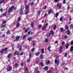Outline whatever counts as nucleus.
Wrapping results in <instances>:
<instances>
[{"label": "nucleus", "instance_id": "f257e3e1", "mask_svg": "<svg viewBox=\"0 0 73 73\" xmlns=\"http://www.w3.org/2000/svg\"><path fill=\"white\" fill-rule=\"evenodd\" d=\"M15 8V6H12V7H11L9 10V13H11L13 11V9Z\"/></svg>", "mask_w": 73, "mask_h": 73}, {"label": "nucleus", "instance_id": "f03ea898", "mask_svg": "<svg viewBox=\"0 0 73 73\" xmlns=\"http://www.w3.org/2000/svg\"><path fill=\"white\" fill-rule=\"evenodd\" d=\"M23 7H22V6H21V8L20 9V10H21L20 12V15H23V11H22V10H23Z\"/></svg>", "mask_w": 73, "mask_h": 73}, {"label": "nucleus", "instance_id": "7ed1b4c3", "mask_svg": "<svg viewBox=\"0 0 73 73\" xmlns=\"http://www.w3.org/2000/svg\"><path fill=\"white\" fill-rule=\"evenodd\" d=\"M54 62L56 64H57V66H58V64L60 63V62H59V60H55L54 61Z\"/></svg>", "mask_w": 73, "mask_h": 73}, {"label": "nucleus", "instance_id": "20e7f679", "mask_svg": "<svg viewBox=\"0 0 73 73\" xmlns=\"http://www.w3.org/2000/svg\"><path fill=\"white\" fill-rule=\"evenodd\" d=\"M7 50V48H6L5 49H2L1 51V53H3L4 51H6Z\"/></svg>", "mask_w": 73, "mask_h": 73}, {"label": "nucleus", "instance_id": "39448f33", "mask_svg": "<svg viewBox=\"0 0 73 73\" xmlns=\"http://www.w3.org/2000/svg\"><path fill=\"white\" fill-rule=\"evenodd\" d=\"M57 7L59 8V9H61V6H62V5H60V4L59 3H58L56 5Z\"/></svg>", "mask_w": 73, "mask_h": 73}, {"label": "nucleus", "instance_id": "423d86ee", "mask_svg": "<svg viewBox=\"0 0 73 73\" xmlns=\"http://www.w3.org/2000/svg\"><path fill=\"white\" fill-rule=\"evenodd\" d=\"M12 69V68L11 66H10L8 68L7 71H11Z\"/></svg>", "mask_w": 73, "mask_h": 73}, {"label": "nucleus", "instance_id": "0eeeda50", "mask_svg": "<svg viewBox=\"0 0 73 73\" xmlns=\"http://www.w3.org/2000/svg\"><path fill=\"white\" fill-rule=\"evenodd\" d=\"M62 46L60 47V48L59 50L60 53H61V52H62Z\"/></svg>", "mask_w": 73, "mask_h": 73}, {"label": "nucleus", "instance_id": "6e6552de", "mask_svg": "<svg viewBox=\"0 0 73 73\" xmlns=\"http://www.w3.org/2000/svg\"><path fill=\"white\" fill-rule=\"evenodd\" d=\"M25 9L26 10H29V6H28V5H26L25 7Z\"/></svg>", "mask_w": 73, "mask_h": 73}, {"label": "nucleus", "instance_id": "1a4fd4ad", "mask_svg": "<svg viewBox=\"0 0 73 73\" xmlns=\"http://www.w3.org/2000/svg\"><path fill=\"white\" fill-rule=\"evenodd\" d=\"M67 33L68 35H70L71 33H70V31H69V30H68L67 31Z\"/></svg>", "mask_w": 73, "mask_h": 73}, {"label": "nucleus", "instance_id": "9d476101", "mask_svg": "<svg viewBox=\"0 0 73 73\" xmlns=\"http://www.w3.org/2000/svg\"><path fill=\"white\" fill-rule=\"evenodd\" d=\"M51 48V46H49L48 47V50L49 52H50V48Z\"/></svg>", "mask_w": 73, "mask_h": 73}, {"label": "nucleus", "instance_id": "9b49d317", "mask_svg": "<svg viewBox=\"0 0 73 73\" xmlns=\"http://www.w3.org/2000/svg\"><path fill=\"white\" fill-rule=\"evenodd\" d=\"M70 45V44H67V45L66 46V49H68V47H69V46Z\"/></svg>", "mask_w": 73, "mask_h": 73}, {"label": "nucleus", "instance_id": "f8f14e48", "mask_svg": "<svg viewBox=\"0 0 73 73\" xmlns=\"http://www.w3.org/2000/svg\"><path fill=\"white\" fill-rule=\"evenodd\" d=\"M44 69L45 70H47L48 69V66H46L44 68Z\"/></svg>", "mask_w": 73, "mask_h": 73}, {"label": "nucleus", "instance_id": "ddd939ff", "mask_svg": "<svg viewBox=\"0 0 73 73\" xmlns=\"http://www.w3.org/2000/svg\"><path fill=\"white\" fill-rule=\"evenodd\" d=\"M28 30H29V28H28L27 29L25 30V33H27L28 31Z\"/></svg>", "mask_w": 73, "mask_h": 73}, {"label": "nucleus", "instance_id": "4468645a", "mask_svg": "<svg viewBox=\"0 0 73 73\" xmlns=\"http://www.w3.org/2000/svg\"><path fill=\"white\" fill-rule=\"evenodd\" d=\"M70 50H71V52H73V46H71Z\"/></svg>", "mask_w": 73, "mask_h": 73}, {"label": "nucleus", "instance_id": "2eb2a0df", "mask_svg": "<svg viewBox=\"0 0 73 73\" xmlns=\"http://www.w3.org/2000/svg\"><path fill=\"white\" fill-rule=\"evenodd\" d=\"M50 33L52 35H53L54 34V32H53V30H51L50 31Z\"/></svg>", "mask_w": 73, "mask_h": 73}, {"label": "nucleus", "instance_id": "dca6fc26", "mask_svg": "<svg viewBox=\"0 0 73 73\" xmlns=\"http://www.w3.org/2000/svg\"><path fill=\"white\" fill-rule=\"evenodd\" d=\"M53 12V10H50L48 11V13H49V15L51 13H52Z\"/></svg>", "mask_w": 73, "mask_h": 73}, {"label": "nucleus", "instance_id": "f3484780", "mask_svg": "<svg viewBox=\"0 0 73 73\" xmlns=\"http://www.w3.org/2000/svg\"><path fill=\"white\" fill-rule=\"evenodd\" d=\"M41 50L42 51V54H44V48L42 49Z\"/></svg>", "mask_w": 73, "mask_h": 73}, {"label": "nucleus", "instance_id": "a211bd4d", "mask_svg": "<svg viewBox=\"0 0 73 73\" xmlns=\"http://www.w3.org/2000/svg\"><path fill=\"white\" fill-rule=\"evenodd\" d=\"M20 38V37L19 36H17L16 37V40H18L19 39V38Z\"/></svg>", "mask_w": 73, "mask_h": 73}, {"label": "nucleus", "instance_id": "6ab92c4d", "mask_svg": "<svg viewBox=\"0 0 73 73\" xmlns=\"http://www.w3.org/2000/svg\"><path fill=\"white\" fill-rule=\"evenodd\" d=\"M65 28L66 30H68V29H69V27L68 26H65Z\"/></svg>", "mask_w": 73, "mask_h": 73}, {"label": "nucleus", "instance_id": "aec40b11", "mask_svg": "<svg viewBox=\"0 0 73 73\" xmlns=\"http://www.w3.org/2000/svg\"><path fill=\"white\" fill-rule=\"evenodd\" d=\"M17 54H19V52L17 51H15V55H17Z\"/></svg>", "mask_w": 73, "mask_h": 73}, {"label": "nucleus", "instance_id": "412c9836", "mask_svg": "<svg viewBox=\"0 0 73 73\" xmlns=\"http://www.w3.org/2000/svg\"><path fill=\"white\" fill-rule=\"evenodd\" d=\"M29 12V10H26V12H25V15H27Z\"/></svg>", "mask_w": 73, "mask_h": 73}, {"label": "nucleus", "instance_id": "4be33fe9", "mask_svg": "<svg viewBox=\"0 0 73 73\" xmlns=\"http://www.w3.org/2000/svg\"><path fill=\"white\" fill-rule=\"evenodd\" d=\"M38 67H36V68L35 69V72H37L38 71Z\"/></svg>", "mask_w": 73, "mask_h": 73}, {"label": "nucleus", "instance_id": "5701e85b", "mask_svg": "<svg viewBox=\"0 0 73 73\" xmlns=\"http://www.w3.org/2000/svg\"><path fill=\"white\" fill-rule=\"evenodd\" d=\"M19 26H20V25H19V23H17V25L16 27H17V28H19Z\"/></svg>", "mask_w": 73, "mask_h": 73}, {"label": "nucleus", "instance_id": "b1692460", "mask_svg": "<svg viewBox=\"0 0 73 73\" xmlns=\"http://www.w3.org/2000/svg\"><path fill=\"white\" fill-rule=\"evenodd\" d=\"M40 58L41 59H43V55H42V54H41L40 55Z\"/></svg>", "mask_w": 73, "mask_h": 73}, {"label": "nucleus", "instance_id": "393cba45", "mask_svg": "<svg viewBox=\"0 0 73 73\" xmlns=\"http://www.w3.org/2000/svg\"><path fill=\"white\" fill-rule=\"evenodd\" d=\"M31 27H32V28L33 27V22L31 23Z\"/></svg>", "mask_w": 73, "mask_h": 73}, {"label": "nucleus", "instance_id": "a878e982", "mask_svg": "<svg viewBox=\"0 0 73 73\" xmlns=\"http://www.w3.org/2000/svg\"><path fill=\"white\" fill-rule=\"evenodd\" d=\"M58 13H57L56 14V15L55 16V17H58Z\"/></svg>", "mask_w": 73, "mask_h": 73}, {"label": "nucleus", "instance_id": "bb28decb", "mask_svg": "<svg viewBox=\"0 0 73 73\" xmlns=\"http://www.w3.org/2000/svg\"><path fill=\"white\" fill-rule=\"evenodd\" d=\"M48 41V40L47 38H46L45 39V42H47Z\"/></svg>", "mask_w": 73, "mask_h": 73}, {"label": "nucleus", "instance_id": "cd10ccee", "mask_svg": "<svg viewBox=\"0 0 73 73\" xmlns=\"http://www.w3.org/2000/svg\"><path fill=\"white\" fill-rule=\"evenodd\" d=\"M64 30V29L63 28H62L60 29V31L62 32Z\"/></svg>", "mask_w": 73, "mask_h": 73}, {"label": "nucleus", "instance_id": "c85d7f7f", "mask_svg": "<svg viewBox=\"0 0 73 73\" xmlns=\"http://www.w3.org/2000/svg\"><path fill=\"white\" fill-rule=\"evenodd\" d=\"M19 66V64L17 63H16L15 64V67H17Z\"/></svg>", "mask_w": 73, "mask_h": 73}, {"label": "nucleus", "instance_id": "c756f323", "mask_svg": "<svg viewBox=\"0 0 73 73\" xmlns=\"http://www.w3.org/2000/svg\"><path fill=\"white\" fill-rule=\"evenodd\" d=\"M59 20L60 21H62V20H63V19L61 17L60 18Z\"/></svg>", "mask_w": 73, "mask_h": 73}, {"label": "nucleus", "instance_id": "7c9ffc66", "mask_svg": "<svg viewBox=\"0 0 73 73\" xmlns=\"http://www.w3.org/2000/svg\"><path fill=\"white\" fill-rule=\"evenodd\" d=\"M11 54H9L8 56H7V57H8V58H9V57H11Z\"/></svg>", "mask_w": 73, "mask_h": 73}, {"label": "nucleus", "instance_id": "2f4dec72", "mask_svg": "<svg viewBox=\"0 0 73 73\" xmlns=\"http://www.w3.org/2000/svg\"><path fill=\"white\" fill-rule=\"evenodd\" d=\"M29 58H31V56H32V55L31 54L30 52L29 53Z\"/></svg>", "mask_w": 73, "mask_h": 73}, {"label": "nucleus", "instance_id": "473e14b6", "mask_svg": "<svg viewBox=\"0 0 73 73\" xmlns=\"http://www.w3.org/2000/svg\"><path fill=\"white\" fill-rule=\"evenodd\" d=\"M56 29V26H54L53 27V30H54H54H55V29Z\"/></svg>", "mask_w": 73, "mask_h": 73}, {"label": "nucleus", "instance_id": "72a5a7b5", "mask_svg": "<svg viewBox=\"0 0 73 73\" xmlns=\"http://www.w3.org/2000/svg\"><path fill=\"white\" fill-rule=\"evenodd\" d=\"M46 26H44L43 27V28L42 29L43 30H44V29H46Z\"/></svg>", "mask_w": 73, "mask_h": 73}, {"label": "nucleus", "instance_id": "f704fd0d", "mask_svg": "<svg viewBox=\"0 0 73 73\" xmlns=\"http://www.w3.org/2000/svg\"><path fill=\"white\" fill-rule=\"evenodd\" d=\"M5 34H4L3 35H2V36L1 37V38L4 37H5Z\"/></svg>", "mask_w": 73, "mask_h": 73}, {"label": "nucleus", "instance_id": "c9c22d12", "mask_svg": "<svg viewBox=\"0 0 73 73\" xmlns=\"http://www.w3.org/2000/svg\"><path fill=\"white\" fill-rule=\"evenodd\" d=\"M26 35H24L23 36V39H25L26 38Z\"/></svg>", "mask_w": 73, "mask_h": 73}, {"label": "nucleus", "instance_id": "e433bc0d", "mask_svg": "<svg viewBox=\"0 0 73 73\" xmlns=\"http://www.w3.org/2000/svg\"><path fill=\"white\" fill-rule=\"evenodd\" d=\"M10 31L8 30V31L7 32V34H10Z\"/></svg>", "mask_w": 73, "mask_h": 73}, {"label": "nucleus", "instance_id": "4c0bfd02", "mask_svg": "<svg viewBox=\"0 0 73 73\" xmlns=\"http://www.w3.org/2000/svg\"><path fill=\"white\" fill-rule=\"evenodd\" d=\"M42 27V25H40L38 26V27L39 28H41Z\"/></svg>", "mask_w": 73, "mask_h": 73}, {"label": "nucleus", "instance_id": "58836bf2", "mask_svg": "<svg viewBox=\"0 0 73 73\" xmlns=\"http://www.w3.org/2000/svg\"><path fill=\"white\" fill-rule=\"evenodd\" d=\"M7 22L5 21H4L3 22V24H5Z\"/></svg>", "mask_w": 73, "mask_h": 73}, {"label": "nucleus", "instance_id": "ea45409f", "mask_svg": "<svg viewBox=\"0 0 73 73\" xmlns=\"http://www.w3.org/2000/svg\"><path fill=\"white\" fill-rule=\"evenodd\" d=\"M31 39H32L31 38L29 37L28 38V40L29 41H30V40H31Z\"/></svg>", "mask_w": 73, "mask_h": 73}, {"label": "nucleus", "instance_id": "a19ab883", "mask_svg": "<svg viewBox=\"0 0 73 73\" xmlns=\"http://www.w3.org/2000/svg\"><path fill=\"white\" fill-rule=\"evenodd\" d=\"M27 62H30V59L29 58L28 59Z\"/></svg>", "mask_w": 73, "mask_h": 73}, {"label": "nucleus", "instance_id": "79ce46f5", "mask_svg": "<svg viewBox=\"0 0 73 73\" xmlns=\"http://www.w3.org/2000/svg\"><path fill=\"white\" fill-rule=\"evenodd\" d=\"M21 66H24V63L23 62H22V63H21Z\"/></svg>", "mask_w": 73, "mask_h": 73}, {"label": "nucleus", "instance_id": "37998d69", "mask_svg": "<svg viewBox=\"0 0 73 73\" xmlns=\"http://www.w3.org/2000/svg\"><path fill=\"white\" fill-rule=\"evenodd\" d=\"M31 34V33L30 31H28V32L27 35H30Z\"/></svg>", "mask_w": 73, "mask_h": 73}, {"label": "nucleus", "instance_id": "c03bdc74", "mask_svg": "<svg viewBox=\"0 0 73 73\" xmlns=\"http://www.w3.org/2000/svg\"><path fill=\"white\" fill-rule=\"evenodd\" d=\"M35 55L36 56H38V55H39V53L38 52H37L36 53Z\"/></svg>", "mask_w": 73, "mask_h": 73}, {"label": "nucleus", "instance_id": "a18cd8bd", "mask_svg": "<svg viewBox=\"0 0 73 73\" xmlns=\"http://www.w3.org/2000/svg\"><path fill=\"white\" fill-rule=\"evenodd\" d=\"M40 65H41L42 66H43L44 65V64H42V62H41L40 63Z\"/></svg>", "mask_w": 73, "mask_h": 73}, {"label": "nucleus", "instance_id": "49530a36", "mask_svg": "<svg viewBox=\"0 0 73 73\" xmlns=\"http://www.w3.org/2000/svg\"><path fill=\"white\" fill-rule=\"evenodd\" d=\"M35 50V48H33L32 49H31V52H33Z\"/></svg>", "mask_w": 73, "mask_h": 73}, {"label": "nucleus", "instance_id": "de8ad7c7", "mask_svg": "<svg viewBox=\"0 0 73 73\" xmlns=\"http://www.w3.org/2000/svg\"><path fill=\"white\" fill-rule=\"evenodd\" d=\"M0 11L2 12H3V9L2 8H1V9L0 10Z\"/></svg>", "mask_w": 73, "mask_h": 73}, {"label": "nucleus", "instance_id": "09e8293b", "mask_svg": "<svg viewBox=\"0 0 73 73\" xmlns=\"http://www.w3.org/2000/svg\"><path fill=\"white\" fill-rule=\"evenodd\" d=\"M66 3V1L65 0H64L63 1V4H65Z\"/></svg>", "mask_w": 73, "mask_h": 73}, {"label": "nucleus", "instance_id": "8fccbe9b", "mask_svg": "<svg viewBox=\"0 0 73 73\" xmlns=\"http://www.w3.org/2000/svg\"><path fill=\"white\" fill-rule=\"evenodd\" d=\"M64 38H68V36L66 35H65V36H64Z\"/></svg>", "mask_w": 73, "mask_h": 73}, {"label": "nucleus", "instance_id": "3c124183", "mask_svg": "<svg viewBox=\"0 0 73 73\" xmlns=\"http://www.w3.org/2000/svg\"><path fill=\"white\" fill-rule=\"evenodd\" d=\"M49 63H50V61H49V60H48L47 61V64H49Z\"/></svg>", "mask_w": 73, "mask_h": 73}, {"label": "nucleus", "instance_id": "603ef678", "mask_svg": "<svg viewBox=\"0 0 73 73\" xmlns=\"http://www.w3.org/2000/svg\"><path fill=\"white\" fill-rule=\"evenodd\" d=\"M4 0H3V1H2L1 2H0V4H1V3H3V2H4Z\"/></svg>", "mask_w": 73, "mask_h": 73}, {"label": "nucleus", "instance_id": "864d4df0", "mask_svg": "<svg viewBox=\"0 0 73 73\" xmlns=\"http://www.w3.org/2000/svg\"><path fill=\"white\" fill-rule=\"evenodd\" d=\"M20 20H21V17H19L18 18V21H20Z\"/></svg>", "mask_w": 73, "mask_h": 73}, {"label": "nucleus", "instance_id": "5fc2aeb1", "mask_svg": "<svg viewBox=\"0 0 73 73\" xmlns=\"http://www.w3.org/2000/svg\"><path fill=\"white\" fill-rule=\"evenodd\" d=\"M46 16H47V14L46 13L44 14V17H46Z\"/></svg>", "mask_w": 73, "mask_h": 73}, {"label": "nucleus", "instance_id": "6e6d98bb", "mask_svg": "<svg viewBox=\"0 0 73 73\" xmlns=\"http://www.w3.org/2000/svg\"><path fill=\"white\" fill-rule=\"evenodd\" d=\"M62 45H64L65 44V42L63 41V42H62Z\"/></svg>", "mask_w": 73, "mask_h": 73}, {"label": "nucleus", "instance_id": "4d7b16f0", "mask_svg": "<svg viewBox=\"0 0 73 73\" xmlns=\"http://www.w3.org/2000/svg\"><path fill=\"white\" fill-rule=\"evenodd\" d=\"M70 28H73V25H70Z\"/></svg>", "mask_w": 73, "mask_h": 73}, {"label": "nucleus", "instance_id": "13d9d810", "mask_svg": "<svg viewBox=\"0 0 73 73\" xmlns=\"http://www.w3.org/2000/svg\"><path fill=\"white\" fill-rule=\"evenodd\" d=\"M2 27H3V28H4V27H5V25H2Z\"/></svg>", "mask_w": 73, "mask_h": 73}, {"label": "nucleus", "instance_id": "bf43d9fd", "mask_svg": "<svg viewBox=\"0 0 73 73\" xmlns=\"http://www.w3.org/2000/svg\"><path fill=\"white\" fill-rule=\"evenodd\" d=\"M58 0H54V1L55 3H57V2H58Z\"/></svg>", "mask_w": 73, "mask_h": 73}, {"label": "nucleus", "instance_id": "052dcab7", "mask_svg": "<svg viewBox=\"0 0 73 73\" xmlns=\"http://www.w3.org/2000/svg\"><path fill=\"white\" fill-rule=\"evenodd\" d=\"M65 69L66 70H68V68H67L66 67L65 68Z\"/></svg>", "mask_w": 73, "mask_h": 73}, {"label": "nucleus", "instance_id": "680f3d73", "mask_svg": "<svg viewBox=\"0 0 73 73\" xmlns=\"http://www.w3.org/2000/svg\"><path fill=\"white\" fill-rule=\"evenodd\" d=\"M66 56H67V53L66 52L64 54V56L65 57H66Z\"/></svg>", "mask_w": 73, "mask_h": 73}, {"label": "nucleus", "instance_id": "e2e57ef3", "mask_svg": "<svg viewBox=\"0 0 73 73\" xmlns=\"http://www.w3.org/2000/svg\"><path fill=\"white\" fill-rule=\"evenodd\" d=\"M25 70H26V71H28V69L27 68H26L25 69Z\"/></svg>", "mask_w": 73, "mask_h": 73}, {"label": "nucleus", "instance_id": "0e129e2a", "mask_svg": "<svg viewBox=\"0 0 73 73\" xmlns=\"http://www.w3.org/2000/svg\"><path fill=\"white\" fill-rule=\"evenodd\" d=\"M40 13H41V11H38V14L39 15H40Z\"/></svg>", "mask_w": 73, "mask_h": 73}, {"label": "nucleus", "instance_id": "69168bd1", "mask_svg": "<svg viewBox=\"0 0 73 73\" xmlns=\"http://www.w3.org/2000/svg\"><path fill=\"white\" fill-rule=\"evenodd\" d=\"M24 54V52H21L20 54V55H23V54Z\"/></svg>", "mask_w": 73, "mask_h": 73}, {"label": "nucleus", "instance_id": "338daca9", "mask_svg": "<svg viewBox=\"0 0 73 73\" xmlns=\"http://www.w3.org/2000/svg\"><path fill=\"white\" fill-rule=\"evenodd\" d=\"M71 44H72V45H73V40L72 41H71Z\"/></svg>", "mask_w": 73, "mask_h": 73}, {"label": "nucleus", "instance_id": "774afa93", "mask_svg": "<svg viewBox=\"0 0 73 73\" xmlns=\"http://www.w3.org/2000/svg\"><path fill=\"white\" fill-rule=\"evenodd\" d=\"M47 73H50V70H49L47 72Z\"/></svg>", "mask_w": 73, "mask_h": 73}]
</instances>
